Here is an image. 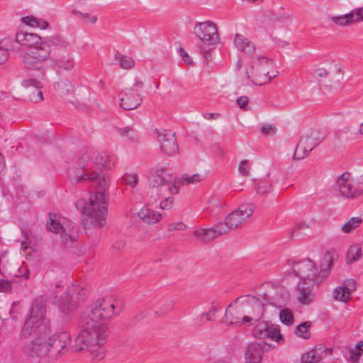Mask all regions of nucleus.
Returning a JSON list of instances; mask_svg holds the SVG:
<instances>
[{
  "label": "nucleus",
  "mask_w": 363,
  "mask_h": 363,
  "mask_svg": "<svg viewBox=\"0 0 363 363\" xmlns=\"http://www.w3.org/2000/svg\"><path fill=\"white\" fill-rule=\"evenodd\" d=\"M116 161L112 155L91 150H85L79 158L78 164L82 173L75 176V182L88 181L96 184V191L90 196L89 201L79 199L75 203L76 208L84 215L86 229H99L106 224L110 179L101 171L111 169Z\"/></svg>",
  "instance_id": "obj_1"
},
{
  "label": "nucleus",
  "mask_w": 363,
  "mask_h": 363,
  "mask_svg": "<svg viewBox=\"0 0 363 363\" xmlns=\"http://www.w3.org/2000/svg\"><path fill=\"white\" fill-rule=\"evenodd\" d=\"M111 300L101 299L89 306L80 316L83 329L75 338L72 350L88 352L95 360L105 356L104 345L109 336L107 320L114 314Z\"/></svg>",
  "instance_id": "obj_2"
},
{
  "label": "nucleus",
  "mask_w": 363,
  "mask_h": 363,
  "mask_svg": "<svg viewBox=\"0 0 363 363\" xmlns=\"http://www.w3.org/2000/svg\"><path fill=\"white\" fill-rule=\"evenodd\" d=\"M18 40H25L28 48L21 55V63L28 69H40L50 58L51 48L49 43L42 41L41 38L34 33H17Z\"/></svg>",
  "instance_id": "obj_3"
},
{
  "label": "nucleus",
  "mask_w": 363,
  "mask_h": 363,
  "mask_svg": "<svg viewBox=\"0 0 363 363\" xmlns=\"http://www.w3.org/2000/svg\"><path fill=\"white\" fill-rule=\"evenodd\" d=\"M89 292L84 284H72L55 303L61 313L62 320H68L79 306L83 303Z\"/></svg>",
  "instance_id": "obj_4"
},
{
  "label": "nucleus",
  "mask_w": 363,
  "mask_h": 363,
  "mask_svg": "<svg viewBox=\"0 0 363 363\" xmlns=\"http://www.w3.org/2000/svg\"><path fill=\"white\" fill-rule=\"evenodd\" d=\"M250 64V67L246 69V75L255 85L266 84L278 74L277 71L273 70L272 61L263 55L252 57Z\"/></svg>",
  "instance_id": "obj_5"
},
{
  "label": "nucleus",
  "mask_w": 363,
  "mask_h": 363,
  "mask_svg": "<svg viewBox=\"0 0 363 363\" xmlns=\"http://www.w3.org/2000/svg\"><path fill=\"white\" fill-rule=\"evenodd\" d=\"M47 297L41 295L36 297L32 304L29 318L26 320L20 333L21 338L26 339L32 335H37L44 328L43 321L46 314Z\"/></svg>",
  "instance_id": "obj_6"
},
{
  "label": "nucleus",
  "mask_w": 363,
  "mask_h": 363,
  "mask_svg": "<svg viewBox=\"0 0 363 363\" xmlns=\"http://www.w3.org/2000/svg\"><path fill=\"white\" fill-rule=\"evenodd\" d=\"M148 185L155 188L157 192L178 193L179 186L169 169L157 164L152 167L148 177Z\"/></svg>",
  "instance_id": "obj_7"
},
{
  "label": "nucleus",
  "mask_w": 363,
  "mask_h": 363,
  "mask_svg": "<svg viewBox=\"0 0 363 363\" xmlns=\"http://www.w3.org/2000/svg\"><path fill=\"white\" fill-rule=\"evenodd\" d=\"M48 229L54 233L60 234L66 245L72 244L77 236L74 223L65 218H61L55 214H50L47 222Z\"/></svg>",
  "instance_id": "obj_8"
},
{
  "label": "nucleus",
  "mask_w": 363,
  "mask_h": 363,
  "mask_svg": "<svg viewBox=\"0 0 363 363\" xmlns=\"http://www.w3.org/2000/svg\"><path fill=\"white\" fill-rule=\"evenodd\" d=\"M291 273L299 279V282H306V285H318L321 281L318 268L310 259L294 263Z\"/></svg>",
  "instance_id": "obj_9"
},
{
  "label": "nucleus",
  "mask_w": 363,
  "mask_h": 363,
  "mask_svg": "<svg viewBox=\"0 0 363 363\" xmlns=\"http://www.w3.org/2000/svg\"><path fill=\"white\" fill-rule=\"evenodd\" d=\"M322 136L318 130H312L303 135L297 144L294 159L300 160L305 158L321 141Z\"/></svg>",
  "instance_id": "obj_10"
},
{
  "label": "nucleus",
  "mask_w": 363,
  "mask_h": 363,
  "mask_svg": "<svg viewBox=\"0 0 363 363\" xmlns=\"http://www.w3.org/2000/svg\"><path fill=\"white\" fill-rule=\"evenodd\" d=\"M254 212V206L252 203H242L238 209L229 213L221 223L223 227L227 228L226 232L235 229L245 223Z\"/></svg>",
  "instance_id": "obj_11"
},
{
  "label": "nucleus",
  "mask_w": 363,
  "mask_h": 363,
  "mask_svg": "<svg viewBox=\"0 0 363 363\" xmlns=\"http://www.w3.org/2000/svg\"><path fill=\"white\" fill-rule=\"evenodd\" d=\"M337 185L341 196L347 199L363 194V177L354 181L350 179L349 173H344L337 178Z\"/></svg>",
  "instance_id": "obj_12"
},
{
  "label": "nucleus",
  "mask_w": 363,
  "mask_h": 363,
  "mask_svg": "<svg viewBox=\"0 0 363 363\" xmlns=\"http://www.w3.org/2000/svg\"><path fill=\"white\" fill-rule=\"evenodd\" d=\"M50 42L55 45H60L57 52L54 55V61L56 67L59 69L69 71L75 65V61L71 52H69L62 40L57 36H51Z\"/></svg>",
  "instance_id": "obj_13"
},
{
  "label": "nucleus",
  "mask_w": 363,
  "mask_h": 363,
  "mask_svg": "<svg viewBox=\"0 0 363 363\" xmlns=\"http://www.w3.org/2000/svg\"><path fill=\"white\" fill-rule=\"evenodd\" d=\"M71 340L70 334L67 332L56 333L50 337L48 339L50 358L56 359L63 355L67 351Z\"/></svg>",
  "instance_id": "obj_14"
},
{
  "label": "nucleus",
  "mask_w": 363,
  "mask_h": 363,
  "mask_svg": "<svg viewBox=\"0 0 363 363\" xmlns=\"http://www.w3.org/2000/svg\"><path fill=\"white\" fill-rule=\"evenodd\" d=\"M244 313V320L246 323L253 325L257 323L264 313V305L260 300L252 296L241 304Z\"/></svg>",
  "instance_id": "obj_15"
},
{
  "label": "nucleus",
  "mask_w": 363,
  "mask_h": 363,
  "mask_svg": "<svg viewBox=\"0 0 363 363\" xmlns=\"http://www.w3.org/2000/svg\"><path fill=\"white\" fill-rule=\"evenodd\" d=\"M194 33L203 43L216 45L219 42V35L216 24L211 21L197 23L194 27Z\"/></svg>",
  "instance_id": "obj_16"
},
{
  "label": "nucleus",
  "mask_w": 363,
  "mask_h": 363,
  "mask_svg": "<svg viewBox=\"0 0 363 363\" xmlns=\"http://www.w3.org/2000/svg\"><path fill=\"white\" fill-rule=\"evenodd\" d=\"M141 83L136 84L134 87L125 88L121 93V106L125 110L136 108L141 103L142 98L140 96Z\"/></svg>",
  "instance_id": "obj_17"
},
{
  "label": "nucleus",
  "mask_w": 363,
  "mask_h": 363,
  "mask_svg": "<svg viewBox=\"0 0 363 363\" xmlns=\"http://www.w3.org/2000/svg\"><path fill=\"white\" fill-rule=\"evenodd\" d=\"M161 150L167 155H174L178 151V145L174 133L165 129H155Z\"/></svg>",
  "instance_id": "obj_18"
},
{
  "label": "nucleus",
  "mask_w": 363,
  "mask_h": 363,
  "mask_svg": "<svg viewBox=\"0 0 363 363\" xmlns=\"http://www.w3.org/2000/svg\"><path fill=\"white\" fill-rule=\"evenodd\" d=\"M23 352L26 355L32 357L45 356L50 357L48 340H45L43 337H37L31 342L23 345Z\"/></svg>",
  "instance_id": "obj_19"
},
{
  "label": "nucleus",
  "mask_w": 363,
  "mask_h": 363,
  "mask_svg": "<svg viewBox=\"0 0 363 363\" xmlns=\"http://www.w3.org/2000/svg\"><path fill=\"white\" fill-rule=\"evenodd\" d=\"M22 86L26 89L28 99L34 103H39L43 101V94L41 91L43 88L42 82L34 78L23 79L21 82Z\"/></svg>",
  "instance_id": "obj_20"
},
{
  "label": "nucleus",
  "mask_w": 363,
  "mask_h": 363,
  "mask_svg": "<svg viewBox=\"0 0 363 363\" xmlns=\"http://www.w3.org/2000/svg\"><path fill=\"white\" fill-rule=\"evenodd\" d=\"M223 323L226 325L241 326L246 323L244 320V313L241 305L230 304L225 310Z\"/></svg>",
  "instance_id": "obj_21"
},
{
  "label": "nucleus",
  "mask_w": 363,
  "mask_h": 363,
  "mask_svg": "<svg viewBox=\"0 0 363 363\" xmlns=\"http://www.w3.org/2000/svg\"><path fill=\"white\" fill-rule=\"evenodd\" d=\"M356 290V282L353 279L345 281L341 286L334 289L333 297L335 300L347 303L351 299L352 292Z\"/></svg>",
  "instance_id": "obj_22"
},
{
  "label": "nucleus",
  "mask_w": 363,
  "mask_h": 363,
  "mask_svg": "<svg viewBox=\"0 0 363 363\" xmlns=\"http://www.w3.org/2000/svg\"><path fill=\"white\" fill-rule=\"evenodd\" d=\"M225 229L227 228L223 227L220 223L212 228L196 230L194 232V235L200 241L208 242L218 236L226 234Z\"/></svg>",
  "instance_id": "obj_23"
},
{
  "label": "nucleus",
  "mask_w": 363,
  "mask_h": 363,
  "mask_svg": "<svg viewBox=\"0 0 363 363\" xmlns=\"http://www.w3.org/2000/svg\"><path fill=\"white\" fill-rule=\"evenodd\" d=\"M137 214L140 220L146 225H154L162 219V214L153 209L150 203L144 205Z\"/></svg>",
  "instance_id": "obj_24"
},
{
  "label": "nucleus",
  "mask_w": 363,
  "mask_h": 363,
  "mask_svg": "<svg viewBox=\"0 0 363 363\" xmlns=\"http://www.w3.org/2000/svg\"><path fill=\"white\" fill-rule=\"evenodd\" d=\"M332 354L331 349L323 347H316L311 350L303 353L301 357V363H318L327 356Z\"/></svg>",
  "instance_id": "obj_25"
},
{
  "label": "nucleus",
  "mask_w": 363,
  "mask_h": 363,
  "mask_svg": "<svg viewBox=\"0 0 363 363\" xmlns=\"http://www.w3.org/2000/svg\"><path fill=\"white\" fill-rule=\"evenodd\" d=\"M315 285H306V282H298L297 284L296 298L301 305H309L315 299V294L312 288Z\"/></svg>",
  "instance_id": "obj_26"
},
{
  "label": "nucleus",
  "mask_w": 363,
  "mask_h": 363,
  "mask_svg": "<svg viewBox=\"0 0 363 363\" xmlns=\"http://www.w3.org/2000/svg\"><path fill=\"white\" fill-rule=\"evenodd\" d=\"M233 44L235 48L245 55H252L256 51L255 43L244 35L237 33L234 36Z\"/></svg>",
  "instance_id": "obj_27"
},
{
  "label": "nucleus",
  "mask_w": 363,
  "mask_h": 363,
  "mask_svg": "<svg viewBox=\"0 0 363 363\" xmlns=\"http://www.w3.org/2000/svg\"><path fill=\"white\" fill-rule=\"evenodd\" d=\"M263 350L260 344L250 343L245 350V363H260L262 359Z\"/></svg>",
  "instance_id": "obj_28"
},
{
  "label": "nucleus",
  "mask_w": 363,
  "mask_h": 363,
  "mask_svg": "<svg viewBox=\"0 0 363 363\" xmlns=\"http://www.w3.org/2000/svg\"><path fill=\"white\" fill-rule=\"evenodd\" d=\"M343 74L342 66L337 62H332L327 67H318L315 70V74L319 77H333L337 74L343 76Z\"/></svg>",
  "instance_id": "obj_29"
},
{
  "label": "nucleus",
  "mask_w": 363,
  "mask_h": 363,
  "mask_svg": "<svg viewBox=\"0 0 363 363\" xmlns=\"http://www.w3.org/2000/svg\"><path fill=\"white\" fill-rule=\"evenodd\" d=\"M331 21L335 24L340 26H346L352 23L361 21L356 9L345 15L332 16Z\"/></svg>",
  "instance_id": "obj_30"
},
{
  "label": "nucleus",
  "mask_w": 363,
  "mask_h": 363,
  "mask_svg": "<svg viewBox=\"0 0 363 363\" xmlns=\"http://www.w3.org/2000/svg\"><path fill=\"white\" fill-rule=\"evenodd\" d=\"M21 21L27 26L42 30L46 29L49 26V23L47 21L35 16L22 17Z\"/></svg>",
  "instance_id": "obj_31"
},
{
  "label": "nucleus",
  "mask_w": 363,
  "mask_h": 363,
  "mask_svg": "<svg viewBox=\"0 0 363 363\" xmlns=\"http://www.w3.org/2000/svg\"><path fill=\"white\" fill-rule=\"evenodd\" d=\"M362 223V219L360 217H352L346 220L341 226L340 231L348 234L354 230Z\"/></svg>",
  "instance_id": "obj_32"
},
{
  "label": "nucleus",
  "mask_w": 363,
  "mask_h": 363,
  "mask_svg": "<svg viewBox=\"0 0 363 363\" xmlns=\"http://www.w3.org/2000/svg\"><path fill=\"white\" fill-rule=\"evenodd\" d=\"M117 133L128 142L134 143L138 140L137 132L132 127L118 128Z\"/></svg>",
  "instance_id": "obj_33"
},
{
  "label": "nucleus",
  "mask_w": 363,
  "mask_h": 363,
  "mask_svg": "<svg viewBox=\"0 0 363 363\" xmlns=\"http://www.w3.org/2000/svg\"><path fill=\"white\" fill-rule=\"evenodd\" d=\"M270 323L266 321L258 323L253 330V335L255 337L259 339H266L269 337V328Z\"/></svg>",
  "instance_id": "obj_34"
},
{
  "label": "nucleus",
  "mask_w": 363,
  "mask_h": 363,
  "mask_svg": "<svg viewBox=\"0 0 363 363\" xmlns=\"http://www.w3.org/2000/svg\"><path fill=\"white\" fill-rule=\"evenodd\" d=\"M57 91L62 96L72 94L74 90L72 83L67 79H61L55 86Z\"/></svg>",
  "instance_id": "obj_35"
},
{
  "label": "nucleus",
  "mask_w": 363,
  "mask_h": 363,
  "mask_svg": "<svg viewBox=\"0 0 363 363\" xmlns=\"http://www.w3.org/2000/svg\"><path fill=\"white\" fill-rule=\"evenodd\" d=\"M177 193L167 192H158L160 199H163L160 203V207L162 210H169L174 202V198L172 195L177 194Z\"/></svg>",
  "instance_id": "obj_36"
},
{
  "label": "nucleus",
  "mask_w": 363,
  "mask_h": 363,
  "mask_svg": "<svg viewBox=\"0 0 363 363\" xmlns=\"http://www.w3.org/2000/svg\"><path fill=\"white\" fill-rule=\"evenodd\" d=\"M23 40H17V34L16 35L15 39L5 38L1 40L2 48H4L6 52L14 51L18 52L21 50L20 43Z\"/></svg>",
  "instance_id": "obj_37"
},
{
  "label": "nucleus",
  "mask_w": 363,
  "mask_h": 363,
  "mask_svg": "<svg viewBox=\"0 0 363 363\" xmlns=\"http://www.w3.org/2000/svg\"><path fill=\"white\" fill-rule=\"evenodd\" d=\"M269 339L277 342V343H282L284 337L280 333L279 326L277 325L271 324L268 330Z\"/></svg>",
  "instance_id": "obj_38"
},
{
  "label": "nucleus",
  "mask_w": 363,
  "mask_h": 363,
  "mask_svg": "<svg viewBox=\"0 0 363 363\" xmlns=\"http://www.w3.org/2000/svg\"><path fill=\"white\" fill-rule=\"evenodd\" d=\"M116 58L123 69H131L135 65L134 60L129 56L116 54Z\"/></svg>",
  "instance_id": "obj_39"
},
{
  "label": "nucleus",
  "mask_w": 363,
  "mask_h": 363,
  "mask_svg": "<svg viewBox=\"0 0 363 363\" xmlns=\"http://www.w3.org/2000/svg\"><path fill=\"white\" fill-rule=\"evenodd\" d=\"M280 320L285 325H291L294 323V315L291 309L286 308L279 312Z\"/></svg>",
  "instance_id": "obj_40"
},
{
  "label": "nucleus",
  "mask_w": 363,
  "mask_h": 363,
  "mask_svg": "<svg viewBox=\"0 0 363 363\" xmlns=\"http://www.w3.org/2000/svg\"><path fill=\"white\" fill-rule=\"evenodd\" d=\"M221 199L218 196H211L207 201L206 209L208 211H214L221 208Z\"/></svg>",
  "instance_id": "obj_41"
},
{
  "label": "nucleus",
  "mask_w": 363,
  "mask_h": 363,
  "mask_svg": "<svg viewBox=\"0 0 363 363\" xmlns=\"http://www.w3.org/2000/svg\"><path fill=\"white\" fill-rule=\"evenodd\" d=\"M362 256V248L359 245H355L350 247L348 254L347 259L350 262H353L358 260Z\"/></svg>",
  "instance_id": "obj_42"
},
{
  "label": "nucleus",
  "mask_w": 363,
  "mask_h": 363,
  "mask_svg": "<svg viewBox=\"0 0 363 363\" xmlns=\"http://www.w3.org/2000/svg\"><path fill=\"white\" fill-rule=\"evenodd\" d=\"M311 327V324L308 322H305L300 324L296 328V334L300 337L307 339L309 337V328Z\"/></svg>",
  "instance_id": "obj_43"
},
{
  "label": "nucleus",
  "mask_w": 363,
  "mask_h": 363,
  "mask_svg": "<svg viewBox=\"0 0 363 363\" xmlns=\"http://www.w3.org/2000/svg\"><path fill=\"white\" fill-rule=\"evenodd\" d=\"M203 177L199 174H194L189 175L188 174H183L182 177V181L186 184H196L202 181Z\"/></svg>",
  "instance_id": "obj_44"
},
{
  "label": "nucleus",
  "mask_w": 363,
  "mask_h": 363,
  "mask_svg": "<svg viewBox=\"0 0 363 363\" xmlns=\"http://www.w3.org/2000/svg\"><path fill=\"white\" fill-rule=\"evenodd\" d=\"M121 181L124 184L135 187L138 184V177L135 174L125 173L122 177Z\"/></svg>",
  "instance_id": "obj_45"
},
{
  "label": "nucleus",
  "mask_w": 363,
  "mask_h": 363,
  "mask_svg": "<svg viewBox=\"0 0 363 363\" xmlns=\"http://www.w3.org/2000/svg\"><path fill=\"white\" fill-rule=\"evenodd\" d=\"M174 308V303L171 300H167L165 301L160 308L158 311H155V313L158 315H163L164 314L168 313L171 311H172Z\"/></svg>",
  "instance_id": "obj_46"
},
{
  "label": "nucleus",
  "mask_w": 363,
  "mask_h": 363,
  "mask_svg": "<svg viewBox=\"0 0 363 363\" xmlns=\"http://www.w3.org/2000/svg\"><path fill=\"white\" fill-rule=\"evenodd\" d=\"M79 18L86 25H94L98 21L96 16L89 13H79Z\"/></svg>",
  "instance_id": "obj_47"
},
{
  "label": "nucleus",
  "mask_w": 363,
  "mask_h": 363,
  "mask_svg": "<svg viewBox=\"0 0 363 363\" xmlns=\"http://www.w3.org/2000/svg\"><path fill=\"white\" fill-rule=\"evenodd\" d=\"M333 264V255L329 252H326L324 255L323 259L320 263V269L322 271H325L327 269H330Z\"/></svg>",
  "instance_id": "obj_48"
},
{
  "label": "nucleus",
  "mask_w": 363,
  "mask_h": 363,
  "mask_svg": "<svg viewBox=\"0 0 363 363\" xmlns=\"http://www.w3.org/2000/svg\"><path fill=\"white\" fill-rule=\"evenodd\" d=\"M272 184L269 180H260L257 184V192L261 194H267L271 189Z\"/></svg>",
  "instance_id": "obj_49"
},
{
  "label": "nucleus",
  "mask_w": 363,
  "mask_h": 363,
  "mask_svg": "<svg viewBox=\"0 0 363 363\" xmlns=\"http://www.w3.org/2000/svg\"><path fill=\"white\" fill-rule=\"evenodd\" d=\"M186 228V225L183 222H174L168 225L167 230L169 231H183Z\"/></svg>",
  "instance_id": "obj_50"
},
{
  "label": "nucleus",
  "mask_w": 363,
  "mask_h": 363,
  "mask_svg": "<svg viewBox=\"0 0 363 363\" xmlns=\"http://www.w3.org/2000/svg\"><path fill=\"white\" fill-rule=\"evenodd\" d=\"M239 172L243 176H247L250 173V167L247 160L240 162L239 167Z\"/></svg>",
  "instance_id": "obj_51"
},
{
  "label": "nucleus",
  "mask_w": 363,
  "mask_h": 363,
  "mask_svg": "<svg viewBox=\"0 0 363 363\" xmlns=\"http://www.w3.org/2000/svg\"><path fill=\"white\" fill-rule=\"evenodd\" d=\"M275 127L270 124L264 125L262 128V133L265 135H270L275 133Z\"/></svg>",
  "instance_id": "obj_52"
},
{
  "label": "nucleus",
  "mask_w": 363,
  "mask_h": 363,
  "mask_svg": "<svg viewBox=\"0 0 363 363\" xmlns=\"http://www.w3.org/2000/svg\"><path fill=\"white\" fill-rule=\"evenodd\" d=\"M236 102L240 108L245 110L249 103V99L247 96H242L237 99Z\"/></svg>",
  "instance_id": "obj_53"
},
{
  "label": "nucleus",
  "mask_w": 363,
  "mask_h": 363,
  "mask_svg": "<svg viewBox=\"0 0 363 363\" xmlns=\"http://www.w3.org/2000/svg\"><path fill=\"white\" fill-rule=\"evenodd\" d=\"M9 59V52L4 48H2L1 41L0 42V65L4 64Z\"/></svg>",
  "instance_id": "obj_54"
},
{
  "label": "nucleus",
  "mask_w": 363,
  "mask_h": 363,
  "mask_svg": "<svg viewBox=\"0 0 363 363\" xmlns=\"http://www.w3.org/2000/svg\"><path fill=\"white\" fill-rule=\"evenodd\" d=\"M179 52L184 62L187 65H191L192 60L191 57L187 54V52L183 48H180Z\"/></svg>",
  "instance_id": "obj_55"
},
{
  "label": "nucleus",
  "mask_w": 363,
  "mask_h": 363,
  "mask_svg": "<svg viewBox=\"0 0 363 363\" xmlns=\"http://www.w3.org/2000/svg\"><path fill=\"white\" fill-rule=\"evenodd\" d=\"M11 288V283L4 279H0V291L6 292Z\"/></svg>",
  "instance_id": "obj_56"
},
{
  "label": "nucleus",
  "mask_w": 363,
  "mask_h": 363,
  "mask_svg": "<svg viewBox=\"0 0 363 363\" xmlns=\"http://www.w3.org/2000/svg\"><path fill=\"white\" fill-rule=\"evenodd\" d=\"M217 310L215 307L212 306L208 312L206 313V319L209 321H214L216 320V313Z\"/></svg>",
  "instance_id": "obj_57"
},
{
  "label": "nucleus",
  "mask_w": 363,
  "mask_h": 363,
  "mask_svg": "<svg viewBox=\"0 0 363 363\" xmlns=\"http://www.w3.org/2000/svg\"><path fill=\"white\" fill-rule=\"evenodd\" d=\"M356 11L358 13L360 21H363V6L361 8L356 9Z\"/></svg>",
  "instance_id": "obj_58"
},
{
  "label": "nucleus",
  "mask_w": 363,
  "mask_h": 363,
  "mask_svg": "<svg viewBox=\"0 0 363 363\" xmlns=\"http://www.w3.org/2000/svg\"><path fill=\"white\" fill-rule=\"evenodd\" d=\"M355 348L363 352V341L358 342L355 345Z\"/></svg>",
  "instance_id": "obj_59"
},
{
  "label": "nucleus",
  "mask_w": 363,
  "mask_h": 363,
  "mask_svg": "<svg viewBox=\"0 0 363 363\" xmlns=\"http://www.w3.org/2000/svg\"><path fill=\"white\" fill-rule=\"evenodd\" d=\"M358 133L359 135H363V122L359 125V130H358Z\"/></svg>",
  "instance_id": "obj_60"
},
{
  "label": "nucleus",
  "mask_w": 363,
  "mask_h": 363,
  "mask_svg": "<svg viewBox=\"0 0 363 363\" xmlns=\"http://www.w3.org/2000/svg\"><path fill=\"white\" fill-rule=\"evenodd\" d=\"M4 164V157H3L2 155L0 153V169H1L3 167Z\"/></svg>",
  "instance_id": "obj_61"
},
{
  "label": "nucleus",
  "mask_w": 363,
  "mask_h": 363,
  "mask_svg": "<svg viewBox=\"0 0 363 363\" xmlns=\"http://www.w3.org/2000/svg\"><path fill=\"white\" fill-rule=\"evenodd\" d=\"M216 115V113H209L208 114V116L206 117L207 119H211L213 118H214V116Z\"/></svg>",
  "instance_id": "obj_62"
},
{
  "label": "nucleus",
  "mask_w": 363,
  "mask_h": 363,
  "mask_svg": "<svg viewBox=\"0 0 363 363\" xmlns=\"http://www.w3.org/2000/svg\"><path fill=\"white\" fill-rule=\"evenodd\" d=\"M356 355H357V357H359V356L361 355V353H360L359 352H357V353H356Z\"/></svg>",
  "instance_id": "obj_63"
}]
</instances>
